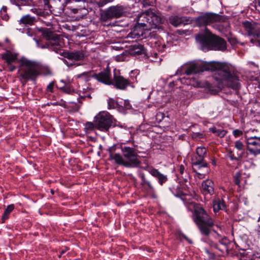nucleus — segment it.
I'll use <instances>...</instances> for the list:
<instances>
[{
    "label": "nucleus",
    "instance_id": "nucleus-1",
    "mask_svg": "<svg viewBox=\"0 0 260 260\" xmlns=\"http://www.w3.org/2000/svg\"><path fill=\"white\" fill-rule=\"evenodd\" d=\"M194 210L193 219L197 224L201 234L205 237L203 241L211 248L205 251L210 258H215L216 255H222L228 253L231 242L222 235V226L215 224L213 219L199 204L196 203L186 202Z\"/></svg>",
    "mask_w": 260,
    "mask_h": 260
},
{
    "label": "nucleus",
    "instance_id": "nucleus-2",
    "mask_svg": "<svg viewBox=\"0 0 260 260\" xmlns=\"http://www.w3.org/2000/svg\"><path fill=\"white\" fill-rule=\"evenodd\" d=\"M204 71L214 72L213 77L220 84L226 85L234 89L240 88L237 72L233 67L223 62L202 60L191 61L182 66L176 71L175 75H189Z\"/></svg>",
    "mask_w": 260,
    "mask_h": 260
},
{
    "label": "nucleus",
    "instance_id": "nucleus-3",
    "mask_svg": "<svg viewBox=\"0 0 260 260\" xmlns=\"http://www.w3.org/2000/svg\"><path fill=\"white\" fill-rule=\"evenodd\" d=\"M162 21L161 13L158 11L150 9L139 14L137 16V24L131 32V37L139 39L143 36L144 30L156 28L162 23Z\"/></svg>",
    "mask_w": 260,
    "mask_h": 260
},
{
    "label": "nucleus",
    "instance_id": "nucleus-4",
    "mask_svg": "<svg viewBox=\"0 0 260 260\" xmlns=\"http://www.w3.org/2000/svg\"><path fill=\"white\" fill-rule=\"evenodd\" d=\"M121 150L122 155L110 151V158L114 160L117 164L127 168H137L140 165L141 162L138 158V150L133 147L122 146Z\"/></svg>",
    "mask_w": 260,
    "mask_h": 260
},
{
    "label": "nucleus",
    "instance_id": "nucleus-5",
    "mask_svg": "<svg viewBox=\"0 0 260 260\" xmlns=\"http://www.w3.org/2000/svg\"><path fill=\"white\" fill-rule=\"evenodd\" d=\"M18 78L23 85L28 81H35L40 75L39 64L33 60L22 57L19 60Z\"/></svg>",
    "mask_w": 260,
    "mask_h": 260
},
{
    "label": "nucleus",
    "instance_id": "nucleus-6",
    "mask_svg": "<svg viewBox=\"0 0 260 260\" xmlns=\"http://www.w3.org/2000/svg\"><path fill=\"white\" fill-rule=\"evenodd\" d=\"M196 39L200 43L203 50L223 51L226 48L225 40L213 35L207 28L204 33L197 35Z\"/></svg>",
    "mask_w": 260,
    "mask_h": 260
},
{
    "label": "nucleus",
    "instance_id": "nucleus-7",
    "mask_svg": "<svg viewBox=\"0 0 260 260\" xmlns=\"http://www.w3.org/2000/svg\"><path fill=\"white\" fill-rule=\"evenodd\" d=\"M43 37L45 42L41 46L42 48H49L57 53H61L60 36L58 35L49 29H46L43 32Z\"/></svg>",
    "mask_w": 260,
    "mask_h": 260
},
{
    "label": "nucleus",
    "instance_id": "nucleus-8",
    "mask_svg": "<svg viewBox=\"0 0 260 260\" xmlns=\"http://www.w3.org/2000/svg\"><path fill=\"white\" fill-rule=\"evenodd\" d=\"M94 122H96V128L102 132H107L112 126L116 125V120L107 112H100L94 117Z\"/></svg>",
    "mask_w": 260,
    "mask_h": 260
},
{
    "label": "nucleus",
    "instance_id": "nucleus-9",
    "mask_svg": "<svg viewBox=\"0 0 260 260\" xmlns=\"http://www.w3.org/2000/svg\"><path fill=\"white\" fill-rule=\"evenodd\" d=\"M243 26L248 35L251 37L250 42L260 47V23L246 21L243 22Z\"/></svg>",
    "mask_w": 260,
    "mask_h": 260
},
{
    "label": "nucleus",
    "instance_id": "nucleus-10",
    "mask_svg": "<svg viewBox=\"0 0 260 260\" xmlns=\"http://www.w3.org/2000/svg\"><path fill=\"white\" fill-rule=\"evenodd\" d=\"M124 13V7L122 6H112L103 12L101 15V20L106 22L113 18H119Z\"/></svg>",
    "mask_w": 260,
    "mask_h": 260
},
{
    "label": "nucleus",
    "instance_id": "nucleus-11",
    "mask_svg": "<svg viewBox=\"0 0 260 260\" xmlns=\"http://www.w3.org/2000/svg\"><path fill=\"white\" fill-rule=\"evenodd\" d=\"M221 16L218 14L212 13H206L197 17L195 21L200 26H206L213 23L220 21Z\"/></svg>",
    "mask_w": 260,
    "mask_h": 260
},
{
    "label": "nucleus",
    "instance_id": "nucleus-12",
    "mask_svg": "<svg viewBox=\"0 0 260 260\" xmlns=\"http://www.w3.org/2000/svg\"><path fill=\"white\" fill-rule=\"evenodd\" d=\"M207 152V150L205 147H198L196 151L197 156L191 158L192 166L198 167V169L207 167V163L205 160V157L206 155Z\"/></svg>",
    "mask_w": 260,
    "mask_h": 260
},
{
    "label": "nucleus",
    "instance_id": "nucleus-13",
    "mask_svg": "<svg viewBox=\"0 0 260 260\" xmlns=\"http://www.w3.org/2000/svg\"><path fill=\"white\" fill-rule=\"evenodd\" d=\"M247 149L254 156L260 154V137L245 136Z\"/></svg>",
    "mask_w": 260,
    "mask_h": 260
},
{
    "label": "nucleus",
    "instance_id": "nucleus-14",
    "mask_svg": "<svg viewBox=\"0 0 260 260\" xmlns=\"http://www.w3.org/2000/svg\"><path fill=\"white\" fill-rule=\"evenodd\" d=\"M90 77L106 85H110L113 83L111 71L108 68L99 73H94L90 75Z\"/></svg>",
    "mask_w": 260,
    "mask_h": 260
},
{
    "label": "nucleus",
    "instance_id": "nucleus-15",
    "mask_svg": "<svg viewBox=\"0 0 260 260\" xmlns=\"http://www.w3.org/2000/svg\"><path fill=\"white\" fill-rule=\"evenodd\" d=\"M144 170L148 172L152 176L155 178L158 184L162 186L168 180L167 175L160 173L158 169H155L152 166L147 165L143 168Z\"/></svg>",
    "mask_w": 260,
    "mask_h": 260
},
{
    "label": "nucleus",
    "instance_id": "nucleus-16",
    "mask_svg": "<svg viewBox=\"0 0 260 260\" xmlns=\"http://www.w3.org/2000/svg\"><path fill=\"white\" fill-rule=\"evenodd\" d=\"M138 175L141 178V185L143 190L149 195H153L155 193V189L151 181L146 178L144 173H140Z\"/></svg>",
    "mask_w": 260,
    "mask_h": 260
},
{
    "label": "nucleus",
    "instance_id": "nucleus-17",
    "mask_svg": "<svg viewBox=\"0 0 260 260\" xmlns=\"http://www.w3.org/2000/svg\"><path fill=\"white\" fill-rule=\"evenodd\" d=\"M116 88L120 90H125L131 85L130 81L121 75L114 74L113 83Z\"/></svg>",
    "mask_w": 260,
    "mask_h": 260
},
{
    "label": "nucleus",
    "instance_id": "nucleus-18",
    "mask_svg": "<svg viewBox=\"0 0 260 260\" xmlns=\"http://www.w3.org/2000/svg\"><path fill=\"white\" fill-rule=\"evenodd\" d=\"M172 192L176 197H179L184 201L188 200L187 197H190V196L188 194L187 191L185 189L184 186L181 185H178L176 188H170Z\"/></svg>",
    "mask_w": 260,
    "mask_h": 260
},
{
    "label": "nucleus",
    "instance_id": "nucleus-19",
    "mask_svg": "<svg viewBox=\"0 0 260 260\" xmlns=\"http://www.w3.org/2000/svg\"><path fill=\"white\" fill-rule=\"evenodd\" d=\"M202 191L205 195H211L214 192V183L210 179H207L202 183Z\"/></svg>",
    "mask_w": 260,
    "mask_h": 260
},
{
    "label": "nucleus",
    "instance_id": "nucleus-20",
    "mask_svg": "<svg viewBox=\"0 0 260 260\" xmlns=\"http://www.w3.org/2000/svg\"><path fill=\"white\" fill-rule=\"evenodd\" d=\"M169 22L173 26L178 27L187 23L188 19L185 17H179L177 15H172L169 18Z\"/></svg>",
    "mask_w": 260,
    "mask_h": 260
},
{
    "label": "nucleus",
    "instance_id": "nucleus-21",
    "mask_svg": "<svg viewBox=\"0 0 260 260\" xmlns=\"http://www.w3.org/2000/svg\"><path fill=\"white\" fill-rule=\"evenodd\" d=\"M18 55V53L12 52L10 50H6L2 54V58L4 60L7 64H10L15 62Z\"/></svg>",
    "mask_w": 260,
    "mask_h": 260
},
{
    "label": "nucleus",
    "instance_id": "nucleus-22",
    "mask_svg": "<svg viewBox=\"0 0 260 260\" xmlns=\"http://www.w3.org/2000/svg\"><path fill=\"white\" fill-rule=\"evenodd\" d=\"M63 56L71 60H81L84 58V54L82 51H78L75 52H64Z\"/></svg>",
    "mask_w": 260,
    "mask_h": 260
},
{
    "label": "nucleus",
    "instance_id": "nucleus-23",
    "mask_svg": "<svg viewBox=\"0 0 260 260\" xmlns=\"http://www.w3.org/2000/svg\"><path fill=\"white\" fill-rule=\"evenodd\" d=\"M245 173L242 171H239L235 173L233 176L235 184L239 187H241L246 183V180L244 177Z\"/></svg>",
    "mask_w": 260,
    "mask_h": 260
},
{
    "label": "nucleus",
    "instance_id": "nucleus-24",
    "mask_svg": "<svg viewBox=\"0 0 260 260\" xmlns=\"http://www.w3.org/2000/svg\"><path fill=\"white\" fill-rule=\"evenodd\" d=\"M129 50L130 53L133 55H139L144 53L143 46L139 44L132 45Z\"/></svg>",
    "mask_w": 260,
    "mask_h": 260
},
{
    "label": "nucleus",
    "instance_id": "nucleus-25",
    "mask_svg": "<svg viewBox=\"0 0 260 260\" xmlns=\"http://www.w3.org/2000/svg\"><path fill=\"white\" fill-rule=\"evenodd\" d=\"M225 204L223 200L218 199L213 202V210L215 213L218 212L220 210H224Z\"/></svg>",
    "mask_w": 260,
    "mask_h": 260
},
{
    "label": "nucleus",
    "instance_id": "nucleus-26",
    "mask_svg": "<svg viewBox=\"0 0 260 260\" xmlns=\"http://www.w3.org/2000/svg\"><path fill=\"white\" fill-rule=\"evenodd\" d=\"M36 21V18L35 17L30 16L29 15H26L23 16L20 20V23L25 25H31Z\"/></svg>",
    "mask_w": 260,
    "mask_h": 260
},
{
    "label": "nucleus",
    "instance_id": "nucleus-27",
    "mask_svg": "<svg viewBox=\"0 0 260 260\" xmlns=\"http://www.w3.org/2000/svg\"><path fill=\"white\" fill-rule=\"evenodd\" d=\"M234 146L238 150L237 153L243 157L245 151V146L243 142L240 140H237L235 142Z\"/></svg>",
    "mask_w": 260,
    "mask_h": 260
},
{
    "label": "nucleus",
    "instance_id": "nucleus-28",
    "mask_svg": "<svg viewBox=\"0 0 260 260\" xmlns=\"http://www.w3.org/2000/svg\"><path fill=\"white\" fill-rule=\"evenodd\" d=\"M14 204H11L7 206L2 216V220L3 223H4L5 221L9 218L10 214L14 210Z\"/></svg>",
    "mask_w": 260,
    "mask_h": 260
},
{
    "label": "nucleus",
    "instance_id": "nucleus-29",
    "mask_svg": "<svg viewBox=\"0 0 260 260\" xmlns=\"http://www.w3.org/2000/svg\"><path fill=\"white\" fill-rule=\"evenodd\" d=\"M13 4L20 7L21 6H31L32 2L31 0H10Z\"/></svg>",
    "mask_w": 260,
    "mask_h": 260
},
{
    "label": "nucleus",
    "instance_id": "nucleus-30",
    "mask_svg": "<svg viewBox=\"0 0 260 260\" xmlns=\"http://www.w3.org/2000/svg\"><path fill=\"white\" fill-rule=\"evenodd\" d=\"M94 128H96V122H87L85 123L84 131L86 133H89Z\"/></svg>",
    "mask_w": 260,
    "mask_h": 260
},
{
    "label": "nucleus",
    "instance_id": "nucleus-31",
    "mask_svg": "<svg viewBox=\"0 0 260 260\" xmlns=\"http://www.w3.org/2000/svg\"><path fill=\"white\" fill-rule=\"evenodd\" d=\"M210 132L221 138L223 137L226 134V132L221 129H217L216 127L210 128Z\"/></svg>",
    "mask_w": 260,
    "mask_h": 260
},
{
    "label": "nucleus",
    "instance_id": "nucleus-32",
    "mask_svg": "<svg viewBox=\"0 0 260 260\" xmlns=\"http://www.w3.org/2000/svg\"><path fill=\"white\" fill-rule=\"evenodd\" d=\"M227 156L230 158L231 160L240 161L242 158L241 155H239L237 153V155H235L233 152L231 150H230L228 152Z\"/></svg>",
    "mask_w": 260,
    "mask_h": 260
},
{
    "label": "nucleus",
    "instance_id": "nucleus-33",
    "mask_svg": "<svg viewBox=\"0 0 260 260\" xmlns=\"http://www.w3.org/2000/svg\"><path fill=\"white\" fill-rule=\"evenodd\" d=\"M7 7L3 6L0 11V18L5 21H8L9 19V16L7 13Z\"/></svg>",
    "mask_w": 260,
    "mask_h": 260
},
{
    "label": "nucleus",
    "instance_id": "nucleus-34",
    "mask_svg": "<svg viewBox=\"0 0 260 260\" xmlns=\"http://www.w3.org/2000/svg\"><path fill=\"white\" fill-rule=\"evenodd\" d=\"M178 171L181 177L183 178L184 180L186 179L185 178L187 176V173L185 170V167L183 165L179 166Z\"/></svg>",
    "mask_w": 260,
    "mask_h": 260
},
{
    "label": "nucleus",
    "instance_id": "nucleus-35",
    "mask_svg": "<svg viewBox=\"0 0 260 260\" xmlns=\"http://www.w3.org/2000/svg\"><path fill=\"white\" fill-rule=\"evenodd\" d=\"M108 105L109 109H115L118 106V104L117 102L115 100L111 98H110L108 100Z\"/></svg>",
    "mask_w": 260,
    "mask_h": 260
},
{
    "label": "nucleus",
    "instance_id": "nucleus-36",
    "mask_svg": "<svg viewBox=\"0 0 260 260\" xmlns=\"http://www.w3.org/2000/svg\"><path fill=\"white\" fill-rule=\"evenodd\" d=\"M61 89L67 93L71 94L75 92V90L69 84H66L64 87L61 88Z\"/></svg>",
    "mask_w": 260,
    "mask_h": 260
},
{
    "label": "nucleus",
    "instance_id": "nucleus-37",
    "mask_svg": "<svg viewBox=\"0 0 260 260\" xmlns=\"http://www.w3.org/2000/svg\"><path fill=\"white\" fill-rule=\"evenodd\" d=\"M190 84L196 87H203L205 86L200 81L194 78H192L190 79Z\"/></svg>",
    "mask_w": 260,
    "mask_h": 260
},
{
    "label": "nucleus",
    "instance_id": "nucleus-38",
    "mask_svg": "<svg viewBox=\"0 0 260 260\" xmlns=\"http://www.w3.org/2000/svg\"><path fill=\"white\" fill-rule=\"evenodd\" d=\"M43 2L44 3V9L45 10H49L51 11L52 10L51 9L52 8V7L49 4L50 0H43Z\"/></svg>",
    "mask_w": 260,
    "mask_h": 260
},
{
    "label": "nucleus",
    "instance_id": "nucleus-39",
    "mask_svg": "<svg viewBox=\"0 0 260 260\" xmlns=\"http://www.w3.org/2000/svg\"><path fill=\"white\" fill-rule=\"evenodd\" d=\"M31 11L38 16H43L44 13V11H42L41 9H39L37 8L31 9Z\"/></svg>",
    "mask_w": 260,
    "mask_h": 260
},
{
    "label": "nucleus",
    "instance_id": "nucleus-40",
    "mask_svg": "<svg viewBox=\"0 0 260 260\" xmlns=\"http://www.w3.org/2000/svg\"><path fill=\"white\" fill-rule=\"evenodd\" d=\"M54 86V82L52 81V82H50L48 84V85L47 86L46 91L47 92H53Z\"/></svg>",
    "mask_w": 260,
    "mask_h": 260
},
{
    "label": "nucleus",
    "instance_id": "nucleus-41",
    "mask_svg": "<svg viewBox=\"0 0 260 260\" xmlns=\"http://www.w3.org/2000/svg\"><path fill=\"white\" fill-rule=\"evenodd\" d=\"M233 134L235 138H238L243 135V132L240 129H236L233 131Z\"/></svg>",
    "mask_w": 260,
    "mask_h": 260
},
{
    "label": "nucleus",
    "instance_id": "nucleus-42",
    "mask_svg": "<svg viewBox=\"0 0 260 260\" xmlns=\"http://www.w3.org/2000/svg\"><path fill=\"white\" fill-rule=\"evenodd\" d=\"M156 45H157V47H158L157 49L159 51L162 52L164 50L165 48H166V45L165 44H161V43L160 41H158V42H156ZM155 47H156V45H155Z\"/></svg>",
    "mask_w": 260,
    "mask_h": 260
},
{
    "label": "nucleus",
    "instance_id": "nucleus-43",
    "mask_svg": "<svg viewBox=\"0 0 260 260\" xmlns=\"http://www.w3.org/2000/svg\"><path fill=\"white\" fill-rule=\"evenodd\" d=\"M141 4L143 7H147L152 5V2H150L149 0H142L141 1Z\"/></svg>",
    "mask_w": 260,
    "mask_h": 260
},
{
    "label": "nucleus",
    "instance_id": "nucleus-44",
    "mask_svg": "<svg viewBox=\"0 0 260 260\" xmlns=\"http://www.w3.org/2000/svg\"><path fill=\"white\" fill-rule=\"evenodd\" d=\"M123 105L126 109H131L132 107L129 101L127 100L124 101Z\"/></svg>",
    "mask_w": 260,
    "mask_h": 260
},
{
    "label": "nucleus",
    "instance_id": "nucleus-45",
    "mask_svg": "<svg viewBox=\"0 0 260 260\" xmlns=\"http://www.w3.org/2000/svg\"><path fill=\"white\" fill-rule=\"evenodd\" d=\"M192 170H193V172L196 173V175H195L196 177H198L200 179H202L203 178H204V175L203 174L200 173L199 172H197V171L196 170L195 168H193Z\"/></svg>",
    "mask_w": 260,
    "mask_h": 260
},
{
    "label": "nucleus",
    "instance_id": "nucleus-46",
    "mask_svg": "<svg viewBox=\"0 0 260 260\" xmlns=\"http://www.w3.org/2000/svg\"><path fill=\"white\" fill-rule=\"evenodd\" d=\"M89 72H83L80 74H79L77 76V77L78 78H81V77L82 76H84V77H88V74H89Z\"/></svg>",
    "mask_w": 260,
    "mask_h": 260
},
{
    "label": "nucleus",
    "instance_id": "nucleus-47",
    "mask_svg": "<svg viewBox=\"0 0 260 260\" xmlns=\"http://www.w3.org/2000/svg\"><path fill=\"white\" fill-rule=\"evenodd\" d=\"M68 8L70 9L74 14H77L78 12V9L73 8L72 6H68Z\"/></svg>",
    "mask_w": 260,
    "mask_h": 260
},
{
    "label": "nucleus",
    "instance_id": "nucleus-48",
    "mask_svg": "<svg viewBox=\"0 0 260 260\" xmlns=\"http://www.w3.org/2000/svg\"><path fill=\"white\" fill-rule=\"evenodd\" d=\"M9 67V70L10 72H13L16 69V67L12 64H7Z\"/></svg>",
    "mask_w": 260,
    "mask_h": 260
},
{
    "label": "nucleus",
    "instance_id": "nucleus-49",
    "mask_svg": "<svg viewBox=\"0 0 260 260\" xmlns=\"http://www.w3.org/2000/svg\"><path fill=\"white\" fill-rule=\"evenodd\" d=\"M81 0H68L66 2V4L67 5H69L70 4H71L72 3H73L74 2H81Z\"/></svg>",
    "mask_w": 260,
    "mask_h": 260
},
{
    "label": "nucleus",
    "instance_id": "nucleus-50",
    "mask_svg": "<svg viewBox=\"0 0 260 260\" xmlns=\"http://www.w3.org/2000/svg\"><path fill=\"white\" fill-rule=\"evenodd\" d=\"M81 98L84 99L86 97H88L89 98H91V96L90 94H87V95H80Z\"/></svg>",
    "mask_w": 260,
    "mask_h": 260
},
{
    "label": "nucleus",
    "instance_id": "nucleus-51",
    "mask_svg": "<svg viewBox=\"0 0 260 260\" xmlns=\"http://www.w3.org/2000/svg\"><path fill=\"white\" fill-rule=\"evenodd\" d=\"M68 250V249L67 247H66L64 249H63V250H62L61 251V252H60V255H61V254H62L64 253H65V252H66Z\"/></svg>",
    "mask_w": 260,
    "mask_h": 260
},
{
    "label": "nucleus",
    "instance_id": "nucleus-52",
    "mask_svg": "<svg viewBox=\"0 0 260 260\" xmlns=\"http://www.w3.org/2000/svg\"><path fill=\"white\" fill-rule=\"evenodd\" d=\"M258 7H260V0H257L256 3V8H257Z\"/></svg>",
    "mask_w": 260,
    "mask_h": 260
},
{
    "label": "nucleus",
    "instance_id": "nucleus-53",
    "mask_svg": "<svg viewBox=\"0 0 260 260\" xmlns=\"http://www.w3.org/2000/svg\"><path fill=\"white\" fill-rule=\"evenodd\" d=\"M197 137L200 139L203 138V134H198Z\"/></svg>",
    "mask_w": 260,
    "mask_h": 260
},
{
    "label": "nucleus",
    "instance_id": "nucleus-54",
    "mask_svg": "<svg viewBox=\"0 0 260 260\" xmlns=\"http://www.w3.org/2000/svg\"><path fill=\"white\" fill-rule=\"evenodd\" d=\"M63 62L68 66H72V63H70V64L68 63V62L67 61V60H66V59H63Z\"/></svg>",
    "mask_w": 260,
    "mask_h": 260
},
{
    "label": "nucleus",
    "instance_id": "nucleus-55",
    "mask_svg": "<svg viewBox=\"0 0 260 260\" xmlns=\"http://www.w3.org/2000/svg\"><path fill=\"white\" fill-rule=\"evenodd\" d=\"M254 256L255 257H257V258H260V253H256V254H254Z\"/></svg>",
    "mask_w": 260,
    "mask_h": 260
},
{
    "label": "nucleus",
    "instance_id": "nucleus-56",
    "mask_svg": "<svg viewBox=\"0 0 260 260\" xmlns=\"http://www.w3.org/2000/svg\"><path fill=\"white\" fill-rule=\"evenodd\" d=\"M205 84H206V86L207 87H210V84L209 83H208V82H206L205 83Z\"/></svg>",
    "mask_w": 260,
    "mask_h": 260
},
{
    "label": "nucleus",
    "instance_id": "nucleus-57",
    "mask_svg": "<svg viewBox=\"0 0 260 260\" xmlns=\"http://www.w3.org/2000/svg\"><path fill=\"white\" fill-rule=\"evenodd\" d=\"M5 42H6V43H9V42H10V40H9V39H8V38H7L5 39Z\"/></svg>",
    "mask_w": 260,
    "mask_h": 260
},
{
    "label": "nucleus",
    "instance_id": "nucleus-58",
    "mask_svg": "<svg viewBox=\"0 0 260 260\" xmlns=\"http://www.w3.org/2000/svg\"><path fill=\"white\" fill-rule=\"evenodd\" d=\"M169 85H170V86H173L174 85V83L173 82H170V83H169Z\"/></svg>",
    "mask_w": 260,
    "mask_h": 260
},
{
    "label": "nucleus",
    "instance_id": "nucleus-59",
    "mask_svg": "<svg viewBox=\"0 0 260 260\" xmlns=\"http://www.w3.org/2000/svg\"><path fill=\"white\" fill-rule=\"evenodd\" d=\"M184 238H185L186 240H187V241L189 242V243H191V241L190 240H189V239H188L186 237H184Z\"/></svg>",
    "mask_w": 260,
    "mask_h": 260
},
{
    "label": "nucleus",
    "instance_id": "nucleus-60",
    "mask_svg": "<svg viewBox=\"0 0 260 260\" xmlns=\"http://www.w3.org/2000/svg\"><path fill=\"white\" fill-rule=\"evenodd\" d=\"M257 234L260 236V230L258 231Z\"/></svg>",
    "mask_w": 260,
    "mask_h": 260
},
{
    "label": "nucleus",
    "instance_id": "nucleus-61",
    "mask_svg": "<svg viewBox=\"0 0 260 260\" xmlns=\"http://www.w3.org/2000/svg\"><path fill=\"white\" fill-rule=\"evenodd\" d=\"M154 55H155V57H156V56L157 55V54L156 53H154Z\"/></svg>",
    "mask_w": 260,
    "mask_h": 260
},
{
    "label": "nucleus",
    "instance_id": "nucleus-62",
    "mask_svg": "<svg viewBox=\"0 0 260 260\" xmlns=\"http://www.w3.org/2000/svg\"><path fill=\"white\" fill-rule=\"evenodd\" d=\"M51 192L52 194L54 193V191L52 190L51 191Z\"/></svg>",
    "mask_w": 260,
    "mask_h": 260
}]
</instances>
